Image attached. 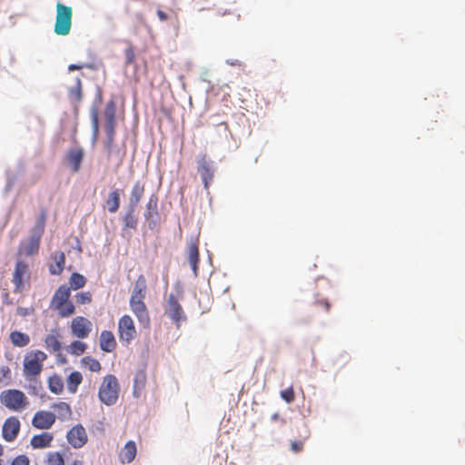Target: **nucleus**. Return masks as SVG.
Wrapping results in <instances>:
<instances>
[{
	"mask_svg": "<svg viewBox=\"0 0 465 465\" xmlns=\"http://www.w3.org/2000/svg\"><path fill=\"white\" fill-rule=\"evenodd\" d=\"M197 171L201 175L205 190L209 189L214 177L213 163L208 159L205 153L201 154L197 159Z\"/></svg>",
	"mask_w": 465,
	"mask_h": 465,
	"instance_id": "obj_8",
	"label": "nucleus"
},
{
	"mask_svg": "<svg viewBox=\"0 0 465 465\" xmlns=\"http://www.w3.org/2000/svg\"><path fill=\"white\" fill-rule=\"evenodd\" d=\"M70 287L64 284L61 285L54 292L50 302V309L58 312L62 318L69 317L75 312L74 305L70 301Z\"/></svg>",
	"mask_w": 465,
	"mask_h": 465,
	"instance_id": "obj_3",
	"label": "nucleus"
},
{
	"mask_svg": "<svg viewBox=\"0 0 465 465\" xmlns=\"http://www.w3.org/2000/svg\"><path fill=\"white\" fill-rule=\"evenodd\" d=\"M146 294V280L143 275H139L130 297V308L138 321L143 326H148L150 317L144 303Z\"/></svg>",
	"mask_w": 465,
	"mask_h": 465,
	"instance_id": "obj_2",
	"label": "nucleus"
},
{
	"mask_svg": "<svg viewBox=\"0 0 465 465\" xmlns=\"http://www.w3.org/2000/svg\"><path fill=\"white\" fill-rule=\"evenodd\" d=\"M145 381H146L145 372L143 371L136 372V374L134 376V391L143 389L145 385Z\"/></svg>",
	"mask_w": 465,
	"mask_h": 465,
	"instance_id": "obj_39",
	"label": "nucleus"
},
{
	"mask_svg": "<svg viewBox=\"0 0 465 465\" xmlns=\"http://www.w3.org/2000/svg\"><path fill=\"white\" fill-rule=\"evenodd\" d=\"M127 64H132L135 60V53L133 47H128L124 51Z\"/></svg>",
	"mask_w": 465,
	"mask_h": 465,
	"instance_id": "obj_43",
	"label": "nucleus"
},
{
	"mask_svg": "<svg viewBox=\"0 0 465 465\" xmlns=\"http://www.w3.org/2000/svg\"><path fill=\"white\" fill-rule=\"evenodd\" d=\"M91 120H92V130H93V141L94 142L99 134V117L98 111L96 108H93L91 112Z\"/></svg>",
	"mask_w": 465,
	"mask_h": 465,
	"instance_id": "obj_36",
	"label": "nucleus"
},
{
	"mask_svg": "<svg viewBox=\"0 0 465 465\" xmlns=\"http://www.w3.org/2000/svg\"><path fill=\"white\" fill-rule=\"evenodd\" d=\"M11 465H29V459L25 455H19L14 459Z\"/></svg>",
	"mask_w": 465,
	"mask_h": 465,
	"instance_id": "obj_44",
	"label": "nucleus"
},
{
	"mask_svg": "<svg viewBox=\"0 0 465 465\" xmlns=\"http://www.w3.org/2000/svg\"><path fill=\"white\" fill-rule=\"evenodd\" d=\"M136 453L137 448L135 442L134 440H129L125 443L120 452V461L122 463H130L135 459Z\"/></svg>",
	"mask_w": 465,
	"mask_h": 465,
	"instance_id": "obj_21",
	"label": "nucleus"
},
{
	"mask_svg": "<svg viewBox=\"0 0 465 465\" xmlns=\"http://www.w3.org/2000/svg\"><path fill=\"white\" fill-rule=\"evenodd\" d=\"M271 419L272 420L275 421V420H280V414L278 412H275L273 413L272 416H271Z\"/></svg>",
	"mask_w": 465,
	"mask_h": 465,
	"instance_id": "obj_51",
	"label": "nucleus"
},
{
	"mask_svg": "<svg viewBox=\"0 0 465 465\" xmlns=\"http://www.w3.org/2000/svg\"><path fill=\"white\" fill-rule=\"evenodd\" d=\"M68 443L74 449L84 447L88 441V436L83 425L77 424L70 429L66 434Z\"/></svg>",
	"mask_w": 465,
	"mask_h": 465,
	"instance_id": "obj_12",
	"label": "nucleus"
},
{
	"mask_svg": "<svg viewBox=\"0 0 465 465\" xmlns=\"http://www.w3.org/2000/svg\"><path fill=\"white\" fill-rule=\"evenodd\" d=\"M53 260L54 263L49 265L50 273L53 275H59L62 273L64 262H65V255L63 252H55L53 254Z\"/></svg>",
	"mask_w": 465,
	"mask_h": 465,
	"instance_id": "obj_25",
	"label": "nucleus"
},
{
	"mask_svg": "<svg viewBox=\"0 0 465 465\" xmlns=\"http://www.w3.org/2000/svg\"><path fill=\"white\" fill-rule=\"evenodd\" d=\"M157 213V198L150 197L146 204V212L144 216L146 219H150L153 214Z\"/></svg>",
	"mask_w": 465,
	"mask_h": 465,
	"instance_id": "obj_38",
	"label": "nucleus"
},
{
	"mask_svg": "<svg viewBox=\"0 0 465 465\" xmlns=\"http://www.w3.org/2000/svg\"><path fill=\"white\" fill-rule=\"evenodd\" d=\"M68 465H84V462L82 460H74L71 463H69Z\"/></svg>",
	"mask_w": 465,
	"mask_h": 465,
	"instance_id": "obj_52",
	"label": "nucleus"
},
{
	"mask_svg": "<svg viewBox=\"0 0 465 465\" xmlns=\"http://www.w3.org/2000/svg\"><path fill=\"white\" fill-rule=\"evenodd\" d=\"M165 312L171 318V320L175 322L177 327L180 326V322L182 320L186 319L182 305L179 303L177 298L173 293L169 294L168 296Z\"/></svg>",
	"mask_w": 465,
	"mask_h": 465,
	"instance_id": "obj_15",
	"label": "nucleus"
},
{
	"mask_svg": "<svg viewBox=\"0 0 465 465\" xmlns=\"http://www.w3.org/2000/svg\"><path fill=\"white\" fill-rule=\"evenodd\" d=\"M4 455V448L3 446L0 444V461H2V456Z\"/></svg>",
	"mask_w": 465,
	"mask_h": 465,
	"instance_id": "obj_53",
	"label": "nucleus"
},
{
	"mask_svg": "<svg viewBox=\"0 0 465 465\" xmlns=\"http://www.w3.org/2000/svg\"><path fill=\"white\" fill-rule=\"evenodd\" d=\"M281 421H282V424H285V423H286V421H285V420H284V419H281Z\"/></svg>",
	"mask_w": 465,
	"mask_h": 465,
	"instance_id": "obj_54",
	"label": "nucleus"
},
{
	"mask_svg": "<svg viewBox=\"0 0 465 465\" xmlns=\"http://www.w3.org/2000/svg\"><path fill=\"white\" fill-rule=\"evenodd\" d=\"M0 402L7 410L15 412L26 410L30 404L25 392L17 389H8L1 391Z\"/></svg>",
	"mask_w": 465,
	"mask_h": 465,
	"instance_id": "obj_4",
	"label": "nucleus"
},
{
	"mask_svg": "<svg viewBox=\"0 0 465 465\" xmlns=\"http://www.w3.org/2000/svg\"><path fill=\"white\" fill-rule=\"evenodd\" d=\"M0 465H2V461H0Z\"/></svg>",
	"mask_w": 465,
	"mask_h": 465,
	"instance_id": "obj_55",
	"label": "nucleus"
},
{
	"mask_svg": "<svg viewBox=\"0 0 465 465\" xmlns=\"http://www.w3.org/2000/svg\"><path fill=\"white\" fill-rule=\"evenodd\" d=\"M157 15L159 17V19L163 22L166 21L168 19V15L163 12V10H157Z\"/></svg>",
	"mask_w": 465,
	"mask_h": 465,
	"instance_id": "obj_48",
	"label": "nucleus"
},
{
	"mask_svg": "<svg viewBox=\"0 0 465 465\" xmlns=\"http://www.w3.org/2000/svg\"><path fill=\"white\" fill-rule=\"evenodd\" d=\"M60 340L61 335L58 330H53L51 333L47 334L45 338V347L50 352H58L60 354V351L62 348Z\"/></svg>",
	"mask_w": 465,
	"mask_h": 465,
	"instance_id": "obj_19",
	"label": "nucleus"
},
{
	"mask_svg": "<svg viewBox=\"0 0 465 465\" xmlns=\"http://www.w3.org/2000/svg\"><path fill=\"white\" fill-rule=\"evenodd\" d=\"M68 99L70 100L71 104L77 108L79 104L82 101L83 98V93H82V82L80 78H76L75 84L74 86L70 87L68 89Z\"/></svg>",
	"mask_w": 465,
	"mask_h": 465,
	"instance_id": "obj_24",
	"label": "nucleus"
},
{
	"mask_svg": "<svg viewBox=\"0 0 465 465\" xmlns=\"http://www.w3.org/2000/svg\"><path fill=\"white\" fill-rule=\"evenodd\" d=\"M51 408L55 411L56 419L60 420H69L72 417V409L67 402L54 403Z\"/></svg>",
	"mask_w": 465,
	"mask_h": 465,
	"instance_id": "obj_23",
	"label": "nucleus"
},
{
	"mask_svg": "<svg viewBox=\"0 0 465 465\" xmlns=\"http://www.w3.org/2000/svg\"><path fill=\"white\" fill-rule=\"evenodd\" d=\"M119 338L122 341L129 343L136 335V330L133 319L129 315H124L118 322Z\"/></svg>",
	"mask_w": 465,
	"mask_h": 465,
	"instance_id": "obj_13",
	"label": "nucleus"
},
{
	"mask_svg": "<svg viewBox=\"0 0 465 465\" xmlns=\"http://www.w3.org/2000/svg\"><path fill=\"white\" fill-rule=\"evenodd\" d=\"M280 394L282 399L285 401L287 403L292 402L295 399V394L292 386H290L289 388L282 391Z\"/></svg>",
	"mask_w": 465,
	"mask_h": 465,
	"instance_id": "obj_41",
	"label": "nucleus"
},
{
	"mask_svg": "<svg viewBox=\"0 0 465 465\" xmlns=\"http://www.w3.org/2000/svg\"><path fill=\"white\" fill-rule=\"evenodd\" d=\"M144 183L141 181L135 182L130 193L129 206L136 208L144 194Z\"/></svg>",
	"mask_w": 465,
	"mask_h": 465,
	"instance_id": "obj_20",
	"label": "nucleus"
},
{
	"mask_svg": "<svg viewBox=\"0 0 465 465\" xmlns=\"http://www.w3.org/2000/svg\"><path fill=\"white\" fill-rule=\"evenodd\" d=\"M106 206L111 213H114L120 207V193L118 190L111 192L106 199Z\"/></svg>",
	"mask_w": 465,
	"mask_h": 465,
	"instance_id": "obj_29",
	"label": "nucleus"
},
{
	"mask_svg": "<svg viewBox=\"0 0 465 465\" xmlns=\"http://www.w3.org/2000/svg\"><path fill=\"white\" fill-rule=\"evenodd\" d=\"M315 305L318 307H322L325 312H328L331 308V304L327 300H319L315 302Z\"/></svg>",
	"mask_w": 465,
	"mask_h": 465,
	"instance_id": "obj_46",
	"label": "nucleus"
},
{
	"mask_svg": "<svg viewBox=\"0 0 465 465\" xmlns=\"http://www.w3.org/2000/svg\"><path fill=\"white\" fill-rule=\"evenodd\" d=\"M82 68H83V65H78V64H70L68 66L69 71L80 70Z\"/></svg>",
	"mask_w": 465,
	"mask_h": 465,
	"instance_id": "obj_50",
	"label": "nucleus"
},
{
	"mask_svg": "<svg viewBox=\"0 0 465 465\" xmlns=\"http://www.w3.org/2000/svg\"><path fill=\"white\" fill-rule=\"evenodd\" d=\"M84 158V150L77 145L67 150L64 154V163L70 168V171L76 173L80 171Z\"/></svg>",
	"mask_w": 465,
	"mask_h": 465,
	"instance_id": "obj_10",
	"label": "nucleus"
},
{
	"mask_svg": "<svg viewBox=\"0 0 465 465\" xmlns=\"http://www.w3.org/2000/svg\"><path fill=\"white\" fill-rule=\"evenodd\" d=\"M56 420V415L48 411H38L32 418V426L37 430H49Z\"/></svg>",
	"mask_w": 465,
	"mask_h": 465,
	"instance_id": "obj_14",
	"label": "nucleus"
},
{
	"mask_svg": "<svg viewBox=\"0 0 465 465\" xmlns=\"http://www.w3.org/2000/svg\"><path fill=\"white\" fill-rule=\"evenodd\" d=\"M82 364L93 372H98L101 371L102 366L98 360L86 356L82 359Z\"/></svg>",
	"mask_w": 465,
	"mask_h": 465,
	"instance_id": "obj_34",
	"label": "nucleus"
},
{
	"mask_svg": "<svg viewBox=\"0 0 465 465\" xmlns=\"http://www.w3.org/2000/svg\"><path fill=\"white\" fill-rule=\"evenodd\" d=\"M48 388L54 394H60L64 390V381L59 375H53L48 379Z\"/></svg>",
	"mask_w": 465,
	"mask_h": 465,
	"instance_id": "obj_31",
	"label": "nucleus"
},
{
	"mask_svg": "<svg viewBox=\"0 0 465 465\" xmlns=\"http://www.w3.org/2000/svg\"><path fill=\"white\" fill-rule=\"evenodd\" d=\"M120 393V384L113 374L104 377L98 391L99 400L105 405L111 406L116 403Z\"/></svg>",
	"mask_w": 465,
	"mask_h": 465,
	"instance_id": "obj_5",
	"label": "nucleus"
},
{
	"mask_svg": "<svg viewBox=\"0 0 465 465\" xmlns=\"http://www.w3.org/2000/svg\"><path fill=\"white\" fill-rule=\"evenodd\" d=\"M83 376L79 371H73L66 380L67 390L71 393H75L78 386L82 383Z\"/></svg>",
	"mask_w": 465,
	"mask_h": 465,
	"instance_id": "obj_28",
	"label": "nucleus"
},
{
	"mask_svg": "<svg viewBox=\"0 0 465 465\" xmlns=\"http://www.w3.org/2000/svg\"><path fill=\"white\" fill-rule=\"evenodd\" d=\"M187 258L194 275H197L198 263L200 261L197 239L192 240L191 242L188 244Z\"/></svg>",
	"mask_w": 465,
	"mask_h": 465,
	"instance_id": "obj_18",
	"label": "nucleus"
},
{
	"mask_svg": "<svg viewBox=\"0 0 465 465\" xmlns=\"http://www.w3.org/2000/svg\"><path fill=\"white\" fill-rule=\"evenodd\" d=\"M86 349H87V344L85 342L78 341V340L72 341L69 344V346L66 348L68 353H70L71 355H74V356L82 355L83 353H84Z\"/></svg>",
	"mask_w": 465,
	"mask_h": 465,
	"instance_id": "obj_32",
	"label": "nucleus"
},
{
	"mask_svg": "<svg viewBox=\"0 0 465 465\" xmlns=\"http://www.w3.org/2000/svg\"><path fill=\"white\" fill-rule=\"evenodd\" d=\"M9 337L13 345L16 347H25L30 343L29 335L19 331H12Z\"/></svg>",
	"mask_w": 465,
	"mask_h": 465,
	"instance_id": "obj_27",
	"label": "nucleus"
},
{
	"mask_svg": "<svg viewBox=\"0 0 465 465\" xmlns=\"http://www.w3.org/2000/svg\"><path fill=\"white\" fill-rule=\"evenodd\" d=\"M53 440V433L44 431L34 435L30 440V445L33 449H45L51 447Z\"/></svg>",
	"mask_w": 465,
	"mask_h": 465,
	"instance_id": "obj_17",
	"label": "nucleus"
},
{
	"mask_svg": "<svg viewBox=\"0 0 465 465\" xmlns=\"http://www.w3.org/2000/svg\"><path fill=\"white\" fill-rule=\"evenodd\" d=\"M35 312L33 307H18L17 308V314L22 317H26L28 315L33 314Z\"/></svg>",
	"mask_w": 465,
	"mask_h": 465,
	"instance_id": "obj_45",
	"label": "nucleus"
},
{
	"mask_svg": "<svg viewBox=\"0 0 465 465\" xmlns=\"http://www.w3.org/2000/svg\"><path fill=\"white\" fill-rule=\"evenodd\" d=\"M21 430V422L16 416L8 417L3 423L2 437L7 442H13Z\"/></svg>",
	"mask_w": 465,
	"mask_h": 465,
	"instance_id": "obj_11",
	"label": "nucleus"
},
{
	"mask_svg": "<svg viewBox=\"0 0 465 465\" xmlns=\"http://www.w3.org/2000/svg\"><path fill=\"white\" fill-rule=\"evenodd\" d=\"M73 9L62 3L56 4V17L54 31L57 35H69L72 27Z\"/></svg>",
	"mask_w": 465,
	"mask_h": 465,
	"instance_id": "obj_6",
	"label": "nucleus"
},
{
	"mask_svg": "<svg viewBox=\"0 0 465 465\" xmlns=\"http://www.w3.org/2000/svg\"><path fill=\"white\" fill-rule=\"evenodd\" d=\"M115 103L113 100L109 101L106 104L104 112L105 119L104 129L106 134L104 149L107 160L110 161L114 156H115L117 158V166H120L124 161L125 151L115 148Z\"/></svg>",
	"mask_w": 465,
	"mask_h": 465,
	"instance_id": "obj_1",
	"label": "nucleus"
},
{
	"mask_svg": "<svg viewBox=\"0 0 465 465\" xmlns=\"http://www.w3.org/2000/svg\"><path fill=\"white\" fill-rule=\"evenodd\" d=\"M135 209H136L135 207L128 206V211L126 212V213L124 214V219H123L124 228H129V229H134V230L136 229L137 223H138V219L134 215Z\"/></svg>",
	"mask_w": 465,
	"mask_h": 465,
	"instance_id": "obj_30",
	"label": "nucleus"
},
{
	"mask_svg": "<svg viewBox=\"0 0 465 465\" xmlns=\"http://www.w3.org/2000/svg\"><path fill=\"white\" fill-rule=\"evenodd\" d=\"M11 370L8 366L4 365L0 367V383L4 381H11Z\"/></svg>",
	"mask_w": 465,
	"mask_h": 465,
	"instance_id": "obj_42",
	"label": "nucleus"
},
{
	"mask_svg": "<svg viewBox=\"0 0 465 465\" xmlns=\"http://www.w3.org/2000/svg\"><path fill=\"white\" fill-rule=\"evenodd\" d=\"M92 322L88 319L83 316H77L74 318L71 322L72 335L78 339L87 338L92 331Z\"/></svg>",
	"mask_w": 465,
	"mask_h": 465,
	"instance_id": "obj_16",
	"label": "nucleus"
},
{
	"mask_svg": "<svg viewBox=\"0 0 465 465\" xmlns=\"http://www.w3.org/2000/svg\"><path fill=\"white\" fill-rule=\"evenodd\" d=\"M46 359L47 355L42 351H31L24 360V375L27 379L39 376L43 370V362Z\"/></svg>",
	"mask_w": 465,
	"mask_h": 465,
	"instance_id": "obj_7",
	"label": "nucleus"
},
{
	"mask_svg": "<svg viewBox=\"0 0 465 465\" xmlns=\"http://www.w3.org/2000/svg\"><path fill=\"white\" fill-rule=\"evenodd\" d=\"M45 220H46V211L42 210V212L37 219V222L35 223V233H37V236L41 237L42 233L44 232Z\"/></svg>",
	"mask_w": 465,
	"mask_h": 465,
	"instance_id": "obj_37",
	"label": "nucleus"
},
{
	"mask_svg": "<svg viewBox=\"0 0 465 465\" xmlns=\"http://www.w3.org/2000/svg\"><path fill=\"white\" fill-rule=\"evenodd\" d=\"M100 348L105 352H112L116 348V341L112 331H103L100 334Z\"/></svg>",
	"mask_w": 465,
	"mask_h": 465,
	"instance_id": "obj_22",
	"label": "nucleus"
},
{
	"mask_svg": "<svg viewBox=\"0 0 465 465\" xmlns=\"http://www.w3.org/2000/svg\"><path fill=\"white\" fill-rule=\"evenodd\" d=\"M45 465H64L63 455L58 451L49 452L46 456Z\"/></svg>",
	"mask_w": 465,
	"mask_h": 465,
	"instance_id": "obj_35",
	"label": "nucleus"
},
{
	"mask_svg": "<svg viewBox=\"0 0 465 465\" xmlns=\"http://www.w3.org/2000/svg\"><path fill=\"white\" fill-rule=\"evenodd\" d=\"M227 64H229L232 66H241L242 65L241 61H239L237 59L236 60H232V61L227 60Z\"/></svg>",
	"mask_w": 465,
	"mask_h": 465,
	"instance_id": "obj_49",
	"label": "nucleus"
},
{
	"mask_svg": "<svg viewBox=\"0 0 465 465\" xmlns=\"http://www.w3.org/2000/svg\"><path fill=\"white\" fill-rule=\"evenodd\" d=\"M86 280L84 275L74 272L70 276L69 283H70V290H78L85 285Z\"/></svg>",
	"mask_w": 465,
	"mask_h": 465,
	"instance_id": "obj_33",
	"label": "nucleus"
},
{
	"mask_svg": "<svg viewBox=\"0 0 465 465\" xmlns=\"http://www.w3.org/2000/svg\"><path fill=\"white\" fill-rule=\"evenodd\" d=\"M40 236H32L29 242L25 244H22L19 249L20 254L31 256L35 254L39 249Z\"/></svg>",
	"mask_w": 465,
	"mask_h": 465,
	"instance_id": "obj_26",
	"label": "nucleus"
},
{
	"mask_svg": "<svg viewBox=\"0 0 465 465\" xmlns=\"http://www.w3.org/2000/svg\"><path fill=\"white\" fill-rule=\"evenodd\" d=\"M30 278L29 265L22 260L15 262L12 282L15 285L14 292H21L25 287V281Z\"/></svg>",
	"mask_w": 465,
	"mask_h": 465,
	"instance_id": "obj_9",
	"label": "nucleus"
},
{
	"mask_svg": "<svg viewBox=\"0 0 465 465\" xmlns=\"http://www.w3.org/2000/svg\"><path fill=\"white\" fill-rule=\"evenodd\" d=\"M303 449V442L302 441H292L291 443V450L295 452V453H298L300 451H302Z\"/></svg>",
	"mask_w": 465,
	"mask_h": 465,
	"instance_id": "obj_47",
	"label": "nucleus"
},
{
	"mask_svg": "<svg viewBox=\"0 0 465 465\" xmlns=\"http://www.w3.org/2000/svg\"><path fill=\"white\" fill-rule=\"evenodd\" d=\"M75 301L78 304H88L92 302V294L90 292H81L76 293Z\"/></svg>",
	"mask_w": 465,
	"mask_h": 465,
	"instance_id": "obj_40",
	"label": "nucleus"
}]
</instances>
